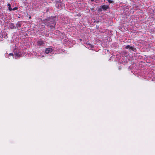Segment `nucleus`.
<instances>
[{
    "label": "nucleus",
    "mask_w": 155,
    "mask_h": 155,
    "mask_svg": "<svg viewBox=\"0 0 155 155\" xmlns=\"http://www.w3.org/2000/svg\"><path fill=\"white\" fill-rule=\"evenodd\" d=\"M53 50V49L52 48H46L45 51V53L48 54L49 53L51 52Z\"/></svg>",
    "instance_id": "7"
},
{
    "label": "nucleus",
    "mask_w": 155,
    "mask_h": 155,
    "mask_svg": "<svg viewBox=\"0 0 155 155\" xmlns=\"http://www.w3.org/2000/svg\"><path fill=\"white\" fill-rule=\"evenodd\" d=\"M9 55L13 56V54L12 53H10L9 54Z\"/></svg>",
    "instance_id": "14"
},
{
    "label": "nucleus",
    "mask_w": 155,
    "mask_h": 155,
    "mask_svg": "<svg viewBox=\"0 0 155 155\" xmlns=\"http://www.w3.org/2000/svg\"><path fill=\"white\" fill-rule=\"evenodd\" d=\"M87 46L88 48H93V46L90 44H88V45H87Z\"/></svg>",
    "instance_id": "10"
},
{
    "label": "nucleus",
    "mask_w": 155,
    "mask_h": 155,
    "mask_svg": "<svg viewBox=\"0 0 155 155\" xmlns=\"http://www.w3.org/2000/svg\"><path fill=\"white\" fill-rule=\"evenodd\" d=\"M97 0H91V2H93V1H95L96 2V1H97Z\"/></svg>",
    "instance_id": "16"
},
{
    "label": "nucleus",
    "mask_w": 155,
    "mask_h": 155,
    "mask_svg": "<svg viewBox=\"0 0 155 155\" xmlns=\"http://www.w3.org/2000/svg\"><path fill=\"white\" fill-rule=\"evenodd\" d=\"M14 56L15 59L21 57L22 56V52L19 51H17L14 54Z\"/></svg>",
    "instance_id": "2"
},
{
    "label": "nucleus",
    "mask_w": 155,
    "mask_h": 155,
    "mask_svg": "<svg viewBox=\"0 0 155 155\" xmlns=\"http://www.w3.org/2000/svg\"><path fill=\"white\" fill-rule=\"evenodd\" d=\"M16 26L17 28L20 27L21 26V24L19 23V22H18L16 24Z\"/></svg>",
    "instance_id": "9"
},
{
    "label": "nucleus",
    "mask_w": 155,
    "mask_h": 155,
    "mask_svg": "<svg viewBox=\"0 0 155 155\" xmlns=\"http://www.w3.org/2000/svg\"><path fill=\"white\" fill-rule=\"evenodd\" d=\"M37 45L38 46H44L45 43L44 41L41 40H38L37 42Z\"/></svg>",
    "instance_id": "4"
},
{
    "label": "nucleus",
    "mask_w": 155,
    "mask_h": 155,
    "mask_svg": "<svg viewBox=\"0 0 155 155\" xmlns=\"http://www.w3.org/2000/svg\"><path fill=\"white\" fill-rule=\"evenodd\" d=\"M125 48L126 49H129V50H131L134 51H136V48L133 47L132 46L128 45L126 46L125 47Z\"/></svg>",
    "instance_id": "6"
},
{
    "label": "nucleus",
    "mask_w": 155,
    "mask_h": 155,
    "mask_svg": "<svg viewBox=\"0 0 155 155\" xmlns=\"http://www.w3.org/2000/svg\"><path fill=\"white\" fill-rule=\"evenodd\" d=\"M109 8V6L107 5H104L101 6V8L104 11L106 10Z\"/></svg>",
    "instance_id": "8"
},
{
    "label": "nucleus",
    "mask_w": 155,
    "mask_h": 155,
    "mask_svg": "<svg viewBox=\"0 0 155 155\" xmlns=\"http://www.w3.org/2000/svg\"><path fill=\"white\" fill-rule=\"evenodd\" d=\"M43 23L47 26H49L51 29L55 28L56 24L55 20L51 17L43 20Z\"/></svg>",
    "instance_id": "1"
},
{
    "label": "nucleus",
    "mask_w": 155,
    "mask_h": 155,
    "mask_svg": "<svg viewBox=\"0 0 155 155\" xmlns=\"http://www.w3.org/2000/svg\"><path fill=\"white\" fill-rule=\"evenodd\" d=\"M18 9V8L17 7H15V8H13L12 9V10L13 11H15V10H17Z\"/></svg>",
    "instance_id": "11"
},
{
    "label": "nucleus",
    "mask_w": 155,
    "mask_h": 155,
    "mask_svg": "<svg viewBox=\"0 0 155 155\" xmlns=\"http://www.w3.org/2000/svg\"><path fill=\"white\" fill-rule=\"evenodd\" d=\"M0 37L1 38H3V35H1L0 36Z\"/></svg>",
    "instance_id": "17"
},
{
    "label": "nucleus",
    "mask_w": 155,
    "mask_h": 155,
    "mask_svg": "<svg viewBox=\"0 0 155 155\" xmlns=\"http://www.w3.org/2000/svg\"><path fill=\"white\" fill-rule=\"evenodd\" d=\"M56 6L58 9H61L62 8V4L60 2H56Z\"/></svg>",
    "instance_id": "5"
},
{
    "label": "nucleus",
    "mask_w": 155,
    "mask_h": 155,
    "mask_svg": "<svg viewBox=\"0 0 155 155\" xmlns=\"http://www.w3.org/2000/svg\"><path fill=\"white\" fill-rule=\"evenodd\" d=\"M108 2L110 3H112V1L110 0H108Z\"/></svg>",
    "instance_id": "13"
},
{
    "label": "nucleus",
    "mask_w": 155,
    "mask_h": 155,
    "mask_svg": "<svg viewBox=\"0 0 155 155\" xmlns=\"http://www.w3.org/2000/svg\"><path fill=\"white\" fill-rule=\"evenodd\" d=\"M8 9L10 11H11L12 10V8H11V7H8Z\"/></svg>",
    "instance_id": "12"
},
{
    "label": "nucleus",
    "mask_w": 155,
    "mask_h": 155,
    "mask_svg": "<svg viewBox=\"0 0 155 155\" xmlns=\"http://www.w3.org/2000/svg\"><path fill=\"white\" fill-rule=\"evenodd\" d=\"M8 6L9 7H11V5L9 3L8 4Z\"/></svg>",
    "instance_id": "15"
},
{
    "label": "nucleus",
    "mask_w": 155,
    "mask_h": 155,
    "mask_svg": "<svg viewBox=\"0 0 155 155\" xmlns=\"http://www.w3.org/2000/svg\"><path fill=\"white\" fill-rule=\"evenodd\" d=\"M9 28L13 29L14 28H16L14 24L12 23H9L7 25Z\"/></svg>",
    "instance_id": "3"
}]
</instances>
